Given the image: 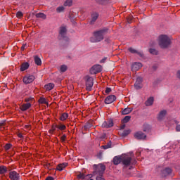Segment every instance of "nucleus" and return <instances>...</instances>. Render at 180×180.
I'll use <instances>...</instances> for the list:
<instances>
[{
    "mask_svg": "<svg viewBox=\"0 0 180 180\" xmlns=\"http://www.w3.org/2000/svg\"><path fill=\"white\" fill-rule=\"evenodd\" d=\"M113 163L115 165H119L122 162L123 165L128 167V165H133L136 164V160H132L131 157H129L127 155H122V156H115L113 158Z\"/></svg>",
    "mask_w": 180,
    "mask_h": 180,
    "instance_id": "f257e3e1",
    "label": "nucleus"
},
{
    "mask_svg": "<svg viewBox=\"0 0 180 180\" xmlns=\"http://www.w3.org/2000/svg\"><path fill=\"white\" fill-rule=\"evenodd\" d=\"M158 43L161 49H167L171 46V38L165 34L159 36Z\"/></svg>",
    "mask_w": 180,
    "mask_h": 180,
    "instance_id": "f03ea898",
    "label": "nucleus"
},
{
    "mask_svg": "<svg viewBox=\"0 0 180 180\" xmlns=\"http://www.w3.org/2000/svg\"><path fill=\"white\" fill-rule=\"evenodd\" d=\"M108 33V29L104 28L96 31L94 34V37L91 38V41L92 43H98V41H102L103 40V37Z\"/></svg>",
    "mask_w": 180,
    "mask_h": 180,
    "instance_id": "7ed1b4c3",
    "label": "nucleus"
},
{
    "mask_svg": "<svg viewBox=\"0 0 180 180\" xmlns=\"http://www.w3.org/2000/svg\"><path fill=\"white\" fill-rule=\"evenodd\" d=\"M106 169V167L103 165H98L96 166V170L93 172V175H102Z\"/></svg>",
    "mask_w": 180,
    "mask_h": 180,
    "instance_id": "20e7f679",
    "label": "nucleus"
},
{
    "mask_svg": "<svg viewBox=\"0 0 180 180\" xmlns=\"http://www.w3.org/2000/svg\"><path fill=\"white\" fill-rule=\"evenodd\" d=\"M86 91H91L94 86V78L86 76Z\"/></svg>",
    "mask_w": 180,
    "mask_h": 180,
    "instance_id": "39448f33",
    "label": "nucleus"
},
{
    "mask_svg": "<svg viewBox=\"0 0 180 180\" xmlns=\"http://www.w3.org/2000/svg\"><path fill=\"white\" fill-rule=\"evenodd\" d=\"M102 71V65H94L91 69V74H98V72H101Z\"/></svg>",
    "mask_w": 180,
    "mask_h": 180,
    "instance_id": "423d86ee",
    "label": "nucleus"
},
{
    "mask_svg": "<svg viewBox=\"0 0 180 180\" xmlns=\"http://www.w3.org/2000/svg\"><path fill=\"white\" fill-rule=\"evenodd\" d=\"M9 178L11 180H19L20 179V176L19 173H17L16 171H11L9 172Z\"/></svg>",
    "mask_w": 180,
    "mask_h": 180,
    "instance_id": "0eeeda50",
    "label": "nucleus"
},
{
    "mask_svg": "<svg viewBox=\"0 0 180 180\" xmlns=\"http://www.w3.org/2000/svg\"><path fill=\"white\" fill-rule=\"evenodd\" d=\"M34 81V76L33 75H26L23 77L24 84H32Z\"/></svg>",
    "mask_w": 180,
    "mask_h": 180,
    "instance_id": "6e6552de",
    "label": "nucleus"
},
{
    "mask_svg": "<svg viewBox=\"0 0 180 180\" xmlns=\"http://www.w3.org/2000/svg\"><path fill=\"white\" fill-rule=\"evenodd\" d=\"M116 101V96L115 95H110L106 97L105 99V103L106 105H110V103H113Z\"/></svg>",
    "mask_w": 180,
    "mask_h": 180,
    "instance_id": "1a4fd4ad",
    "label": "nucleus"
},
{
    "mask_svg": "<svg viewBox=\"0 0 180 180\" xmlns=\"http://www.w3.org/2000/svg\"><path fill=\"white\" fill-rule=\"evenodd\" d=\"M141 67H143V65L141 64V63L136 62L133 63L131 65V71H133L134 72H136V71H139V70H140Z\"/></svg>",
    "mask_w": 180,
    "mask_h": 180,
    "instance_id": "9d476101",
    "label": "nucleus"
},
{
    "mask_svg": "<svg viewBox=\"0 0 180 180\" xmlns=\"http://www.w3.org/2000/svg\"><path fill=\"white\" fill-rule=\"evenodd\" d=\"M143 82V79L141 77H137L136 81L134 84V87L136 89H141L143 88V84H141Z\"/></svg>",
    "mask_w": 180,
    "mask_h": 180,
    "instance_id": "9b49d317",
    "label": "nucleus"
},
{
    "mask_svg": "<svg viewBox=\"0 0 180 180\" xmlns=\"http://www.w3.org/2000/svg\"><path fill=\"white\" fill-rule=\"evenodd\" d=\"M134 137L135 139H137V140H146V137H147V136L141 131H138L135 133Z\"/></svg>",
    "mask_w": 180,
    "mask_h": 180,
    "instance_id": "f8f14e48",
    "label": "nucleus"
},
{
    "mask_svg": "<svg viewBox=\"0 0 180 180\" xmlns=\"http://www.w3.org/2000/svg\"><path fill=\"white\" fill-rule=\"evenodd\" d=\"M30 108H32V103H23L20 106V109L22 112H26V110L30 109Z\"/></svg>",
    "mask_w": 180,
    "mask_h": 180,
    "instance_id": "ddd939ff",
    "label": "nucleus"
},
{
    "mask_svg": "<svg viewBox=\"0 0 180 180\" xmlns=\"http://www.w3.org/2000/svg\"><path fill=\"white\" fill-rule=\"evenodd\" d=\"M112 126H113V121L112 120L105 121L102 124V127H103L104 129H109L110 127H112Z\"/></svg>",
    "mask_w": 180,
    "mask_h": 180,
    "instance_id": "4468645a",
    "label": "nucleus"
},
{
    "mask_svg": "<svg viewBox=\"0 0 180 180\" xmlns=\"http://www.w3.org/2000/svg\"><path fill=\"white\" fill-rule=\"evenodd\" d=\"M77 178H79V179H88V178H92V174L85 175L84 174H80L77 176Z\"/></svg>",
    "mask_w": 180,
    "mask_h": 180,
    "instance_id": "2eb2a0df",
    "label": "nucleus"
},
{
    "mask_svg": "<svg viewBox=\"0 0 180 180\" xmlns=\"http://www.w3.org/2000/svg\"><path fill=\"white\" fill-rule=\"evenodd\" d=\"M129 51L132 54H138V56H140V57H143V53L137 51L136 49L133 48H129Z\"/></svg>",
    "mask_w": 180,
    "mask_h": 180,
    "instance_id": "dca6fc26",
    "label": "nucleus"
},
{
    "mask_svg": "<svg viewBox=\"0 0 180 180\" xmlns=\"http://www.w3.org/2000/svg\"><path fill=\"white\" fill-rule=\"evenodd\" d=\"M154 103V97H150L145 103L146 106H151Z\"/></svg>",
    "mask_w": 180,
    "mask_h": 180,
    "instance_id": "f3484780",
    "label": "nucleus"
},
{
    "mask_svg": "<svg viewBox=\"0 0 180 180\" xmlns=\"http://www.w3.org/2000/svg\"><path fill=\"white\" fill-rule=\"evenodd\" d=\"M133 112V108H127L122 110V115H129V113H131Z\"/></svg>",
    "mask_w": 180,
    "mask_h": 180,
    "instance_id": "a211bd4d",
    "label": "nucleus"
},
{
    "mask_svg": "<svg viewBox=\"0 0 180 180\" xmlns=\"http://www.w3.org/2000/svg\"><path fill=\"white\" fill-rule=\"evenodd\" d=\"M8 172V168L6 166L1 165L0 166V175H4Z\"/></svg>",
    "mask_w": 180,
    "mask_h": 180,
    "instance_id": "6ab92c4d",
    "label": "nucleus"
},
{
    "mask_svg": "<svg viewBox=\"0 0 180 180\" xmlns=\"http://www.w3.org/2000/svg\"><path fill=\"white\" fill-rule=\"evenodd\" d=\"M38 102L40 105H47V106H49V102H47V100H46L45 98L41 97L38 100Z\"/></svg>",
    "mask_w": 180,
    "mask_h": 180,
    "instance_id": "aec40b11",
    "label": "nucleus"
},
{
    "mask_svg": "<svg viewBox=\"0 0 180 180\" xmlns=\"http://www.w3.org/2000/svg\"><path fill=\"white\" fill-rule=\"evenodd\" d=\"M165 115H167V111H161L158 117V120H162V119H164V117H165Z\"/></svg>",
    "mask_w": 180,
    "mask_h": 180,
    "instance_id": "412c9836",
    "label": "nucleus"
},
{
    "mask_svg": "<svg viewBox=\"0 0 180 180\" xmlns=\"http://www.w3.org/2000/svg\"><path fill=\"white\" fill-rule=\"evenodd\" d=\"M172 172V169L171 168H166L162 171L163 176H167V175H169Z\"/></svg>",
    "mask_w": 180,
    "mask_h": 180,
    "instance_id": "4be33fe9",
    "label": "nucleus"
},
{
    "mask_svg": "<svg viewBox=\"0 0 180 180\" xmlns=\"http://www.w3.org/2000/svg\"><path fill=\"white\" fill-rule=\"evenodd\" d=\"M59 33L60 36L64 37V36H65V33H67V28H65V27H60Z\"/></svg>",
    "mask_w": 180,
    "mask_h": 180,
    "instance_id": "5701e85b",
    "label": "nucleus"
},
{
    "mask_svg": "<svg viewBox=\"0 0 180 180\" xmlns=\"http://www.w3.org/2000/svg\"><path fill=\"white\" fill-rule=\"evenodd\" d=\"M29 68V63H24L20 66V71H26Z\"/></svg>",
    "mask_w": 180,
    "mask_h": 180,
    "instance_id": "b1692460",
    "label": "nucleus"
},
{
    "mask_svg": "<svg viewBox=\"0 0 180 180\" xmlns=\"http://www.w3.org/2000/svg\"><path fill=\"white\" fill-rule=\"evenodd\" d=\"M99 15L97 13H94L91 15V23H94V22L96 21V19H98Z\"/></svg>",
    "mask_w": 180,
    "mask_h": 180,
    "instance_id": "393cba45",
    "label": "nucleus"
},
{
    "mask_svg": "<svg viewBox=\"0 0 180 180\" xmlns=\"http://www.w3.org/2000/svg\"><path fill=\"white\" fill-rule=\"evenodd\" d=\"M45 89H46L47 91H51V89H53V88H54V84L53 83H49L48 84H46L44 86Z\"/></svg>",
    "mask_w": 180,
    "mask_h": 180,
    "instance_id": "a878e982",
    "label": "nucleus"
},
{
    "mask_svg": "<svg viewBox=\"0 0 180 180\" xmlns=\"http://www.w3.org/2000/svg\"><path fill=\"white\" fill-rule=\"evenodd\" d=\"M65 167H67V165L65 163H61L57 166L56 169H58V171H63V169H64Z\"/></svg>",
    "mask_w": 180,
    "mask_h": 180,
    "instance_id": "bb28decb",
    "label": "nucleus"
},
{
    "mask_svg": "<svg viewBox=\"0 0 180 180\" xmlns=\"http://www.w3.org/2000/svg\"><path fill=\"white\" fill-rule=\"evenodd\" d=\"M67 119H68V113L64 112L60 115V120H61L62 122H64V120H67Z\"/></svg>",
    "mask_w": 180,
    "mask_h": 180,
    "instance_id": "cd10ccee",
    "label": "nucleus"
},
{
    "mask_svg": "<svg viewBox=\"0 0 180 180\" xmlns=\"http://www.w3.org/2000/svg\"><path fill=\"white\" fill-rule=\"evenodd\" d=\"M25 101L27 102V103H32L34 102V98L33 97H28L25 98Z\"/></svg>",
    "mask_w": 180,
    "mask_h": 180,
    "instance_id": "c85d7f7f",
    "label": "nucleus"
},
{
    "mask_svg": "<svg viewBox=\"0 0 180 180\" xmlns=\"http://www.w3.org/2000/svg\"><path fill=\"white\" fill-rule=\"evenodd\" d=\"M34 62L37 65H41V59H40V58L38 56L34 57Z\"/></svg>",
    "mask_w": 180,
    "mask_h": 180,
    "instance_id": "c756f323",
    "label": "nucleus"
},
{
    "mask_svg": "<svg viewBox=\"0 0 180 180\" xmlns=\"http://www.w3.org/2000/svg\"><path fill=\"white\" fill-rule=\"evenodd\" d=\"M36 18H41V19H46V14L43 13H39L35 15Z\"/></svg>",
    "mask_w": 180,
    "mask_h": 180,
    "instance_id": "7c9ffc66",
    "label": "nucleus"
},
{
    "mask_svg": "<svg viewBox=\"0 0 180 180\" xmlns=\"http://www.w3.org/2000/svg\"><path fill=\"white\" fill-rule=\"evenodd\" d=\"M72 0H66L64 3V6H72Z\"/></svg>",
    "mask_w": 180,
    "mask_h": 180,
    "instance_id": "2f4dec72",
    "label": "nucleus"
},
{
    "mask_svg": "<svg viewBox=\"0 0 180 180\" xmlns=\"http://www.w3.org/2000/svg\"><path fill=\"white\" fill-rule=\"evenodd\" d=\"M65 9L64 6H59L56 8V12L57 13H61V12H64Z\"/></svg>",
    "mask_w": 180,
    "mask_h": 180,
    "instance_id": "473e14b6",
    "label": "nucleus"
},
{
    "mask_svg": "<svg viewBox=\"0 0 180 180\" xmlns=\"http://www.w3.org/2000/svg\"><path fill=\"white\" fill-rule=\"evenodd\" d=\"M130 119H131V117L125 116L124 118L122 120V123H128V122H130Z\"/></svg>",
    "mask_w": 180,
    "mask_h": 180,
    "instance_id": "72a5a7b5",
    "label": "nucleus"
},
{
    "mask_svg": "<svg viewBox=\"0 0 180 180\" xmlns=\"http://www.w3.org/2000/svg\"><path fill=\"white\" fill-rule=\"evenodd\" d=\"M57 129L58 130H65V129H67V127L64 124H59L57 125Z\"/></svg>",
    "mask_w": 180,
    "mask_h": 180,
    "instance_id": "f704fd0d",
    "label": "nucleus"
},
{
    "mask_svg": "<svg viewBox=\"0 0 180 180\" xmlns=\"http://www.w3.org/2000/svg\"><path fill=\"white\" fill-rule=\"evenodd\" d=\"M149 53H150V54L157 56V54H158V51L155 50V49H149Z\"/></svg>",
    "mask_w": 180,
    "mask_h": 180,
    "instance_id": "c9c22d12",
    "label": "nucleus"
},
{
    "mask_svg": "<svg viewBox=\"0 0 180 180\" xmlns=\"http://www.w3.org/2000/svg\"><path fill=\"white\" fill-rule=\"evenodd\" d=\"M61 72H65L67 71V66L65 65H63L60 66Z\"/></svg>",
    "mask_w": 180,
    "mask_h": 180,
    "instance_id": "e433bc0d",
    "label": "nucleus"
},
{
    "mask_svg": "<svg viewBox=\"0 0 180 180\" xmlns=\"http://www.w3.org/2000/svg\"><path fill=\"white\" fill-rule=\"evenodd\" d=\"M102 147L104 148V150H108V148H110L112 147V143H109L108 144L103 146Z\"/></svg>",
    "mask_w": 180,
    "mask_h": 180,
    "instance_id": "4c0bfd02",
    "label": "nucleus"
},
{
    "mask_svg": "<svg viewBox=\"0 0 180 180\" xmlns=\"http://www.w3.org/2000/svg\"><path fill=\"white\" fill-rule=\"evenodd\" d=\"M16 16L17 18H18V19H20V18L23 17V13H22L21 11H18L17 12Z\"/></svg>",
    "mask_w": 180,
    "mask_h": 180,
    "instance_id": "58836bf2",
    "label": "nucleus"
},
{
    "mask_svg": "<svg viewBox=\"0 0 180 180\" xmlns=\"http://www.w3.org/2000/svg\"><path fill=\"white\" fill-rule=\"evenodd\" d=\"M11 147H12V144L7 143L5 145L4 148L6 151H8V150H10Z\"/></svg>",
    "mask_w": 180,
    "mask_h": 180,
    "instance_id": "ea45409f",
    "label": "nucleus"
},
{
    "mask_svg": "<svg viewBox=\"0 0 180 180\" xmlns=\"http://www.w3.org/2000/svg\"><path fill=\"white\" fill-rule=\"evenodd\" d=\"M131 132V131H130V129L125 130L123 132V136H129V134H130Z\"/></svg>",
    "mask_w": 180,
    "mask_h": 180,
    "instance_id": "a19ab883",
    "label": "nucleus"
},
{
    "mask_svg": "<svg viewBox=\"0 0 180 180\" xmlns=\"http://www.w3.org/2000/svg\"><path fill=\"white\" fill-rule=\"evenodd\" d=\"M67 139V136L63 135L60 137V141H62V143H64V141H65V140Z\"/></svg>",
    "mask_w": 180,
    "mask_h": 180,
    "instance_id": "79ce46f5",
    "label": "nucleus"
},
{
    "mask_svg": "<svg viewBox=\"0 0 180 180\" xmlns=\"http://www.w3.org/2000/svg\"><path fill=\"white\" fill-rule=\"evenodd\" d=\"M99 176H98L96 179V180H105V179H103V177H102V174H98Z\"/></svg>",
    "mask_w": 180,
    "mask_h": 180,
    "instance_id": "37998d69",
    "label": "nucleus"
},
{
    "mask_svg": "<svg viewBox=\"0 0 180 180\" xmlns=\"http://www.w3.org/2000/svg\"><path fill=\"white\" fill-rule=\"evenodd\" d=\"M56 129H57V125H53L50 131H56Z\"/></svg>",
    "mask_w": 180,
    "mask_h": 180,
    "instance_id": "c03bdc74",
    "label": "nucleus"
},
{
    "mask_svg": "<svg viewBox=\"0 0 180 180\" xmlns=\"http://www.w3.org/2000/svg\"><path fill=\"white\" fill-rule=\"evenodd\" d=\"M111 91H112V89L110 88L107 87L105 89V94H109V93H110Z\"/></svg>",
    "mask_w": 180,
    "mask_h": 180,
    "instance_id": "a18cd8bd",
    "label": "nucleus"
},
{
    "mask_svg": "<svg viewBox=\"0 0 180 180\" xmlns=\"http://www.w3.org/2000/svg\"><path fill=\"white\" fill-rule=\"evenodd\" d=\"M176 131H180V125L179 124L176 125Z\"/></svg>",
    "mask_w": 180,
    "mask_h": 180,
    "instance_id": "49530a36",
    "label": "nucleus"
},
{
    "mask_svg": "<svg viewBox=\"0 0 180 180\" xmlns=\"http://www.w3.org/2000/svg\"><path fill=\"white\" fill-rule=\"evenodd\" d=\"M108 59V58H103L101 61L100 63H105V61H106V60Z\"/></svg>",
    "mask_w": 180,
    "mask_h": 180,
    "instance_id": "de8ad7c7",
    "label": "nucleus"
},
{
    "mask_svg": "<svg viewBox=\"0 0 180 180\" xmlns=\"http://www.w3.org/2000/svg\"><path fill=\"white\" fill-rule=\"evenodd\" d=\"M46 180H54V178L51 177V176H49L46 179Z\"/></svg>",
    "mask_w": 180,
    "mask_h": 180,
    "instance_id": "09e8293b",
    "label": "nucleus"
},
{
    "mask_svg": "<svg viewBox=\"0 0 180 180\" xmlns=\"http://www.w3.org/2000/svg\"><path fill=\"white\" fill-rule=\"evenodd\" d=\"M25 127L27 129V130H30V125H25Z\"/></svg>",
    "mask_w": 180,
    "mask_h": 180,
    "instance_id": "8fccbe9b",
    "label": "nucleus"
},
{
    "mask_svg": "<svg viewBox=\"0 0 180 180\" xmlns=\"http://www.w3.org/2000/svg\"><path fill=\"white\" fill-rule=\"evenodd\" d=\"M26 47V44H23L22 46H21V50H25Z\"/></svg>",
    "mask_w": 180,
    "mask_h": 180,
    "instance_id": "3c124183",
    "label": "nucleus"
},
{
    "mask_svg": "<svg viewBox=\"0 0 180 180\" xmlns=\"http://www.w3.org/2000/svg\"><path fill=\"white\" fill-rule=\"evenodd\" d=\"M177 77L180 78V70L177 72Z\"/></svg>",
    "mask_w": 180,
    "mask_h": 180,
    "instance_id": "603ef678",
    "label": "nucleus"
},
{
    "mask_svg": "<svg viewBox=\"0 0 180 180\" xmlns=\"http://www.w3.org/2000/svg\"><path fill=\"white\" fill-rule=\"evenodd\" d=\"M18 137L21 138L22 137V134H18Z\"/></svg>",
    "mask_w": 180,
    "mask_h": 180,
    "instance_id": "864d4df0",
    "label": "nucleus"
},
{
    "mask_svg": "<svg viewBox=\"0 0 180 180\" xmlns=\"http://www.w3.org/2000/svg\"><path fill=\"white\" fill-rule=\"evenodd\" d=\"M121 129H124V125H122Z\"/></svg>",
    "mask_w": 180,
    "mask_h": 180,
    "instance_id": "5fc2aeb1",
    "label": "nucleus"
},
{
    "mask_svg": "<svg viewBox=\"0 0 180 180\" xmlns=\"http://www.w3.org/2000/svg\"><path fill=\"white\" fill-rule=\"evenodd\" d=\"M175 123H176V124H178V122L175 121Z\"/></svg>",
    "mask_w": 180,
    "mask_h": 180,
    "instance_id": "6e6d98bb",
    "label": "nucleus"
},
{
    "mask_svg": "<svg viewBox=\"0 0 180 180\" xmlns=\"http://www.w3.org/2000/svg\"><path fill=\"white\" fill-rule=\"evenodd\" d=\"M143 131H146V129H143Z\"/></svg>",
    "mask_w": 180,
    "mask_h": 180,
    "instance_id": "4d7b16f0",
    "label": "nucleus"
},
{
    "mask_svg": "<svg viewBox=\"0 0 180 180\" xmlns=\"http://www.w3.org/2000/svg\"><path fill=\"white\" fill-rule=\"evenodd\" d=\"M90 180H94V179H91Z\"/></svg>",
    "mask_w": 180,
    "mask_h": 180,
    "instance_id": "13d9d810",
    "label": "nucleus"
}]
</instances>
